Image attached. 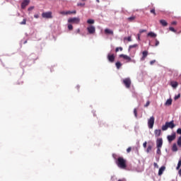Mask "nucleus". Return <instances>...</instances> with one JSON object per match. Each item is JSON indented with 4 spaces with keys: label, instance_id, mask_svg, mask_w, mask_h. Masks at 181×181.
I'll use <instances>...</instances> for the list:
<instances>
[{
    "label": "nucleus",
    "instance_id": "obj_21",
    "mask_svg": "<svg viewBox=\"0 0 181 181\" xmlns=\"http://www.w3.org/2000/svg\"><path fill=\"white\" fill-rule=\"evenodd\" d=\"M115 66H116L117 69L118 70H119V69H121V66H122V64H121V62H116Z\"/></svg>",
    "mask_w": 181,
    "mask_h": 181
},
{
    "label": "nucleus",
    "instance_id": "obj_20",
    "mask_svg": "<svg viewBox=\"0 0 181 181\" xmlns=\"http://www.w3.org/2000/svg\"><path fill=\"white\" fill-rule=\"evenodd\" d=\"M148 36H150V37H156L157 35L153 32H150L148 33Z\"/></svg>",
    "mask_w": 181,
    "mask_h": 181
},
{
    "label": "nucleus",
    "instance_id": "obj_24",
    "mask_svg": "<svg viewBox=\"0 0 181 181\" xmlns=\"http://www.w3.org/2000/svg\"><path fill=\"white\" fill-rule=\"evenodd\" d=\"M71 13L76 14V13H77V11H66V15H71Z\"/></svg>",
    "mask_w": 181,
    "mask_h": 181
},
{
    "label": "nucleus",
    "instance_id": "obj_18",
    "mask_svg": "<svg viewBox=\"0 0 181 181\" xmlns=\"http://www.w3.org/2000/svg\"><path fill=\"white\" fill-rule=\"evenodd\" d=\"M135 19H136V16H132L131 17L127 18V21H129V22H134Z\"/></svg>",
    "mask_w": 181,
    "mask_h": 181
},
{
    "label": "nucleus",
    "instance_id": "obj_15",
    "mask_svg": "<svg viewBox=\"0 0 181 181\" xmlns=\"http://www.w3.org/2000/svg\"><path fill=\"white\" fill-rule=\"evenodd\" d=\"M154 134H155L156 137L160 136V134H162V131L160 129H156L154 131Z\"/></svg>",
    "mask_w": 181,
    "mask_h": 181
},
{
    "label": "nucleus",
    "instance_id": "obj_12",
    "mask_svg": "<svg viewBox=\"0 0 181 181\" xmlns=\"http://www.w3.org/2000/svg\"><path fill=\"white\" fill-rule=\"evenodd\" d=\"M148 51H144L142 52V57L141 58V61L144 62V60H145V59H146V57H148Z\"/></svg>",
    "mask_w": 181,
    "mask_h": 181
},
{
    "label": "nucleus",
    "instance_id": "obj_63",
    "mask_svg": "<svg viewBox=\"0 0 181 181\" xmlns=\"http://www.w3.org/2000/svg\"><path fill=\"white\" fill-rule=\"evenodd\" d=\"M100 127H101V123L100 124Z\"/></svg>",
    "mask_w": 181,
    "mask_h": 181
},
{
    "label": "nucleus",
    "instance_id": "obj_49",
    "mask_svg": "<svg viewBox=\"0 0 181 181\" xmlns=\"http://www.w3.org/2000/svg\"><path fill=\"white\" fill-rule=\"evenodd\" d=\"M62 15H67V12L66 11H62L61 12Z\"/></svg>",
    "mask_w": 181,
    "mask_h": 181
},
{
    "label": "nucleus",
    "instance_id": "obj_23",
    "mask_svg": "<svg viewBox=\"0 0 181 181\" xmlns=\"http://www.w3.org/2000/svg\"><path fill=\"white\" fill-rule=\"evenodd\" d=\"M168 124L165 122V124L162 126V131H166L168 129Z\"/></svg>",
    "mask_w": 181,
    "mask_h": 181
},
{
    "label": "nucleus",
    "instance_id": "obj_61",
    "mask_svg": "<svg viewBox=\"0 0 181 181\" xmlns=\"http://www.w3.org/2000/svg\"><path fill=\"white\" fill-rule=\"evenodd\" d=\"M24 43H28V41H25V42Z\"/></svg>",
    "mask_w": 181,
    "mask_h": 181
},
{
    "label": "nucleus",
    "instance_id": "obj_57",
    "mask_svg": "<svg viewBox=\"0 0 181 181\" xmlns=\"http://www.w3.org/2000/svg\"><path fill=\"white\" fill-rule=\"evenodd\" d=\"M153 165H154V166H158V163H154Z\"/></svg>",
    "mask_w": 181,
    "mask_h": 181
},
{
    "label": "nucleus",
    "instance_id": "obj_7",
    "mask_svg": "<svg viewBox=\"0 0 181 181\" xmlns=\"http://www.w3.org/2000/svg\"><path fill=\"white\" fill-rule=\"evenodd\" d=\"M30 4V0H23L21 3V9H25Z\"/></svg>",
    "mask_w": 181,
    "mask_h": 181
},
{
    "label": "nucleus",
    "instance_id": "obj_52",
    "mask_svg": "<svg viewBox=\"0 0 181 181\" xmlns=\"http://www.w3.org/2000/svg\"><path fill=\"white\" fill-rule=\"evenodd\" d=\"M171 24H172V25H177V22H176V21H173V22L171 23Z\"/></svg>",
    "mask_w": 181,
    "mask_h": 181
},
{
    "label": "nucleus",
    "instance_id": "obj_22",
    "mask_svg": "<svg viewBox=\"0 0 181 181\" xmlns=\"http://www.w3.org/2000/svg\"><path fill=\"white\" fill-rule=\"evenodd\" d=\"M165 105H172V99H168L165 102Z\"/></svg>",
    "mask_w": 181,
    "mask_h": 181
},
{
    "label": "nucleus",
    "instance_id": "obj_37",
    "mask_svg": "<svg viewBox=\"0 0 181 181\" xmlns=\"http://www.w3.org/2000/svg\"><path fill=\"white\" fill-rule=\"evenodd\" d=\"M26 24V19L24 18L22 22L20 23V25H25Z\"/></svg>",
    "mask_w": 181,
    "mask_h": 181
},
{
    "label": "nucleus",
    "instance_id": "obj_16",
    "mask_svg": "<svg viewBox=\"0 0 181 181\" xmlns=\"http://www.w3.org/2000/svg\"><path fill=\"white\" fill-rule=\"evenodd\" d=\"M165 166L160 167V168L158 170V175L159 176H161V175L163 174V172L165 171Z\"/></svg>",
    "mask_w": 181,
    "mask_h": 181
},
{
    "label": "nucleus",
    "instance_id": "obj_9",
    "mask_svg": "<svg viewBox=\"0 0 181 181\" xmlns=\"http://www.w3.org/2000/svg\"><path fill=\"white\" fill-rule=\"evenodd\" d=\"M165 123L167 124V127L168 128H170L171 129H173V128H175V127H176V124H175L173 120H172L170 122H166Z\"/></svg>",
    "mask_w": 181,
    "mask_h": 181
},
{
    "label": "nucleus",
    "instance_id": "obj_44",
    "mask_svg": "<svg viewBox=\"0 0 181 181\" xmlns=\"http://www.w3.org/2000/svg\"><path fill=\"white\" fill-rule=\"evenodd\" d=\"M177 134H178V135H181V129L180 128L177 129Z\"/></svg>",
    "mask_w": 181,
    "mask_h": 181
},
{
    "label": "nucleus",
    "instance_id": "obj_19",
    "mask_svg": "<svg viewBox=\"0 0 181 181\" xmlns=\"http://www.w3.org/2000/svg\"><path fill=\"white\" fill-rule=\"evenodd\" d=\"M160 23L162 26H166L168 25V22L165 20H160Z\"/></svg>",
    "mask_w": 181,
    "mask_h": 181
},
{
    "label": "nucleus",
    "instance_id": "obj_34",
    "mask_svg": "<svg viewBox=\"0 0 181 181\" xmlns=\"http://www.w3.org/2000/svg\"><path fill=\"white\" fill-rule=\"evenodd\" d=\"M169 30H170L171 32H174V33H176V30H175L173 27H170Z\"/></svg>",
    "mask_w": 181,
    "mask_h": 181
},
{
    "label": "nucleus",
    "instance_id": "obj_40",
    "mask_svg": "<svg viewBox=\"0 0 181 181\" xmlns=\"http://www.w3.org/2000/svg\"><path fill=\"white\" fill-rule=\"evenodd\" d=\"M156 43H155V46H159V40H158V39H156Z\"/></svg>",
    "mask_w": 181,
    "mask_h": 181
},
{
    "label": "nucleus",
    "instance_id": "obj_53",
    "mask_svg": "<svg viewBox=\"0 0 181 181\" xmlns=\"http://www.w3.org/2000/svg\"><path fill=\"white\" fill-rule=\"evenodd\" d=\"M42 18H46V13H43L42 14Z\"/></svg>",
    "mask_w": 181,
    "mask_h": 181
},
{
    "label": "nucleus",
    "instance_id": "obj_62",
    "mask_svg": "<svg viewBox=\"0 0 181 181\" xmlns=\"http://www.w3.org/2000/svg\"><path fill=\"white\" fill-rule=\"evenodd\" d=\"M83 2L86 1V0H82Z\"/></svg>",
    "mask_w": 181,
    "mask_h": 181
},
{
    "label": "nucleus",
    "instance_id": "obj_33",
    "mask_svg": "<svg viewBox=\"0 0 181 181\" xmlns=\"http://www.w3.org/2000/svg\"><path fill=\"white\" fill-rule=\"evenodd\" d=\"M68 29H69V30H73V25L71 24H69Z\"/></svg>",
    "mask_w": 181,
    "mask_h": 181
},
{
    "label": "nucleus",
    "instance_id": "obj_55",
    "mask_svg": "<svg viewBox=\"0 0 181 181\" xmlns=\"http://www.w3.org/2000/svg\"><path fill=\"white\" fill-rule=\"evenodd\" d=\"M119 50H120V52H122V50H123L122 47H119Z\"/></svg>",
    "mask_w": 181,
    "mask_h": 181
},
{
    "label": "nucleus",
    "instance_id": "obj_10",
    "mask_svg": "<svg viewBox=\"0 0 181 181\" xmlns=\"http://www.w3.org/2000/svg\"><path fill=\"white\" fill-rule=\"evenodd\" d=\"M167 138L169 142H172V141H175V139H176V133H173L172 135L168 136Z\"/></svg>",
    "mask_w": 181,
    "mask_h": 181
},
{
    "label": "nucleus",
    "instance_id": "obj_3",
    "mask_svg": "<svg viewBox=\"0 0 181 181\" xmlns=\"http://www.w3.org/2000/svg\"><path fill=\"white\" fill-rule=\"evenodd\" d=\"M86 29L89 35L95 34V27L94 25H90L88 26Z\"/></svg>",
    "mask_w": 181,
    "mask_h": 181
},
{
    "label": "nucleus",
    "instance_id": "obj_26",
    "mask_svg": "<svg viewBox=\"0 0 181 181\" xmlns=\"http://www.w3.org/2000/svg\"><path fill=\"white\" fill-rule=\"evenodd\" d=\"M180 166H181V159H180L178 161L177 166L176 168L177 170H179V169H180Z\"/></svg>",
    "mask_w": 181,
    "mask_h": 181
},
{
    "label": "nucleus",
    "instance_id": "obj_4",
    "mask_svg": "<svg viewBox=\"0 0 181 181\" xmlns=\"http://www.w3.org/2000/svg\"><path fill=\"white\" fill-rule=\"evenodd\" d=\"M69 23H75L76 25H78L80 23V18H71L68 19Z\"/></svg>",
    "mask_w": 181,
    "mask_h": 181
},
{
    "label": "nucleus",
    "instance_id": "obj_43",
    "mask_svg": "<svg viewBox=\"0 0 181 181\" xmlns=\"http://www.w3.org/2000/svg\"><path fill=\"white\" fill-rule=\"evenodd\" d=\"M179 98H180V94H178L175 96V100H179Z\"/></svg>",
    "mask_w": 181,
    "mask_h": 181
},
{
    "label": "nucleus",
    "instance_id": "obj_32",
    "mask_svg": "<svg viewBox=\"0 0 181 181\" xmlns=\"http://www.w3.org/2000/svg\"><path fill=\"white\" fill-rule=\"evenodd\" d=\"M124 40H127V42H132V39L131 38V36L128 37H125Z\"/></svg>",
    "mask_w": 181,
    "mask_h": 181
},
{
    "label": "nucleus",
    "instance_id": "obj_13",
    "mask_svg": "<svg viewBox=\"0 0 181 181\" xmlns=\"http://www.w3.org/2000/svg\"><path fill=\"white\" fill-rule=\"evenodd\" d=\"M105 33L106 35H114V31H112V30H110L108 28H106V29H105Z\"/></svg>",
    "mask_w": 181,
    "mask_h": 181
},
{
    "label": "nucleus",
    "instance_id": "obj_54",
    "mask_svg": "<svg viewBox=\"0 0 181 181\" xmlns=\"http://www.w3.org/2000/svg\"><path fill=\"white\" fill-rule=\"evenodd\" d=\"M76 33H80V28H78V29L76 30Z\"/></svg>",
    "mask_w": 181,
    "mask_h": 181
},
{
    "label": "nucleus",
    "instance_id": "obj_27",
    "mask_svg": "<svg viewBox=\"0 0 181 181\" xmlns=\"http://www.w3.org/2000/svg\"><path fill=\"white\" fill-rule=\"evenodd\" d=\"M173 151L174 152H177V146H176V144H173Z\"/></svg>",
    "mask_w": 181,
    "mask_h": 181
},
{
    "label": "nucleus",
    "instance_id": "obj_60",
    "mask_svg": "<svg viewBox=\"0 0 181 181\" xmlns=\"http://www.w3.org/2000/svg\"><path fill=\"white\" fill-rule=\"evenodd\" d=\"M118 181H124V180H118Z\"/></svg>",
    "mask_w": 181,
    "mask_h": 181
},
{
    "label": "nucleus",
    "instance_id": "obj_41",
    "mask_svg": "<svg viewBox=\"0 0 181 181\" xmlns=\"http://www.w3.org/2000/svg\"><path fill=\"white\" fill-rule=\"evenodd\" d=\"M155 63H156V60H155V59L150 62V64H151V66L153 65V64H155Z\"/></svg>",
    "mask_w": 181,
    "mask_h": 181
},
{
    "label": "nucleus",
    "instance_id": "obj_2",
    "mask_svg": "<svg viewBox=\"0 0 181 181\" xmlns=\"http://www.w3.org/2000/svg\"><path fill=\"white\" fill-rule=\"evenodd\" d=\"M123 84H124L126 88H131V78H126L123 79Z\"/></svg>",
    "mask_w": 181,
    "mask_h": 181
},
{
    "label": "nucleus",
    "instance_id": "obj_14",
    "mask_svg": "<svg viewBox=\"0 0 181 181\" xmlns=\"http://www.w3.org/2000/svg\"><path fill=\"white\" fill-rule=\"evenodd\" d=\"M170 86L173 87V88H177V86H179V83L177 81H171Z\"/></svg>",
    "mask_w": 181,
    "mask_h": 181
},
{
    "label": "nucleus",
    "instance_id": "obj_48",
    "mask_svg": "<svg viewBox=\"0 0 181 181\" xmlns=\"http://www.w3.org/2000/svg\"><path fill=\"white\" fill-rule=\"evenodd\" d=\"M34 18H35L36 19H37L39 18V14H35L34 15Z\"/></svg>",
    "mask_w": 181,
    "mask_h": 181
},
{
    "label": "nucleus",
    "instance_id": "obj_31",
    "mask_svg": "<svg viewBox=\"0 0 181 181\" xmlns=\"http://www.w3.org/2000/svg\"><path fill=\"white\" fill-rule=\"evenodd\" d=\"M151 13H153L154 16H156V12L155 11V8H152L151 11H150Z\"/></svg>",
    "mask_w": 181,
    "mask_h": 181
},
{
    "label": "nucleus",
    "instance_id": "obj_46",
    "mask_svg": "<svg viewBox=\"0 0 181 181\" xmlns=\"http://www.w3.org/2000/svg\"><path fill=\"white\" fill-rule=\"evenodd\" d=\"M145 32H146V30H139V34L141 35V34H142V33H144Z\"/></svg>",
    "mask_w": 181,
    "mask_h": 181
},
{
    "label": "nucleus",
    "instance_id": "obj_8",
    "mask_svg": "<svg viewBox=\"0 0 181 181\" xmlns=\"http://www.w3.org/2000/svg\"><path fill=\"white\" fill-rule=\"evenodd\" d=\"M119 57H122V59H124V60H127V63H129V62H132V59H131L130 57H128V55L122 54L119 55Z\"/></svg>",
    "mask_w": 181,
    "mask_h": 181
},
{
    "label": "nucleus",
    "instance_id": "obj_36",
    "mask_svg": "<svg viewBox=\"0 0 181 181\" xmlns=\"http://www.w3.org/2000/svg\"><path fill=\"white\" fill-rule=\"evenodd\" d=\"M33 9H35V6H30V7H29L28 8V11H29V12H30L31 11H33Z\"/></svg>",
    "mask_w": 181,
    "mask_h": 181
},
{
    "label": "nucleus",
    "instance_id": "obj_59",
    "mask_svg": "<svg viewBox=\"0 0 181 181\" xmlns=\"http://www.w3.org/2000/svg\"><path fill=\"white\" fill-rule=\"evenodd\" d=\"M78 88H80V86H77V89L78 90Z\"/></svg>",
    "mask_w": 181,
    "mask_h": 181
},
{
    "label": "nucleus",
    "instance_id": "obj_17",
    "mask_svg": "<svg viewBox=\"0 0 181 181\" xmlns=\"http://www.w3.org/2000/svg\"><path fill=\"white\" fill-rule=\"evenodd\" d=\"M46 18L47 19H52V18H53V16H52L51 11H48L46 13Z\"/></svg>",
    "mask_w": 181,
    "mask_h": 181
},
{
    "label": "nucleus",
    "instance_id": "obj_28",
    "mask_svg": "<svg viewBox=\"0 0 181 181\" xmlns=\"http://www.w3.org/2000/svg\"><path fill=\"white\" fill-rule=\"evenodd\" d=\"M87 23H89V25H93L94 23V20L93 19H88L87 21Z\"/></svg>",
    "mask_w": 181,
    "mask_h": 181
},
{
    "label": "nucleus",
    "instance_id": "obj_1",
    "mask_svg": "<svg viewBox=\"0 0 181 181\" xmlns=\"http://www.w3.org/2000/svg\"><path fill=\"white\" fill-rule=\"evenodd\" d=\"M116 164L118 168L120 169H126L127 168V160L124 159L122 157H119L116 161Z\"/></svg>",
    "mask_w": 181,
    "mask_h": 181
},
{
    "label": "nucleus",
    "instance_id": "obj_50",
    "mask_svg": "<svg viewBox=\"0 0 181 181\" xmlns=\"http://www.w3.org/2000/svg\"><path fill=\"white\" fill-rule=\"evenodd\" d=\"M115 52L116 53H118V52H119V47H116Z\"/></svg>",
    "mask_w": 181,
    "mask_h": 181
},
{
    "label": "nucleus",
    "instance_id": "obj_51",
    "mask_svg": "<svg viewBox=\"0 0 181 181\" xmlns=\"http://www.w3.org/2000/svg\"><path fill=\"white\" fill-rule=\"evenodd\" d=\"M146 145H147V143H146V141H145V142L143 144L144 148H146Z\"/></svg>",
    "mask_w": 181,
    "mask_h": 181
},
{
    "label": "nucleus",
    "instance_id": "obj_25",
    "mask_svg": "<svg viewBox=\"0 0 181 181\" xmlns=\"http://www.w3.org/2000/svg\"><path fill=\"white\" fill-rule=\"evenodd\" d=\"M134 47H138L137 44H134L133 45H129V50H131V49H134Z\"/></svg>",
    "mask_w": 181,
    "mask_h": 181
},
{
    "label": "nucleus",
    "instance_id": "obj_5",
    "mask_svg": "<svg viewBox=\"0 0 181 181\" xmlns=\"http://www.w3.org/2000/svg\"><path fill=\"white\" fill-rule=\"evenodd\" d=\"M155 124V117H151L150 119L148 120V128H150V129H152V128H153V125Z\"/></svg>",
    "mask_w": 181,
    "mask_h": 181
},
{
    "label": "nucleus",
    "instance_id": "obj_39",
    "mask_svg": "<svg viewBox=\"0 0 181 181\" xmlns=\"http://www.w3.org/2000/svg\"><path fill=\"white\" fill-rule=\"evenodd\" d=\"M151 104V102L149 101V100H148L147 102H146V103L144 105V107H149V105Z\"/></svg>",
    "mask_w": 181,
    "mask_h": 181
},
{
    "label": "nucleus",
    "instance_id": "obj_11",
    "mask_svg": "<svg viewBox=\"0 0 181 181\" xmlns=\"http://www.w3.org/2000/svg\"><path fill=\"white\" fill-rule=\"evenodd\" d=\"M156 145L157 148H162V146L163 145V140L162 139V138L157 139Z\"/></svg>",
    "mask_w": 181,
    "mask_h": 181
},
{
    "label": "nucleus",
    "instance_id": "obj_38",
    "mask_svg": "<svg viewBox=\"0 0 181 181\" xmlns=\"http://www.w3.org/2000/svg\"><path fill=\"white\" fill-rule=\"evenodd\" d=\"M158 155H160V153H162V152L160 151V148H157V151H156Z\"/></svg>",
    "mask_w": 181,
    "mask_h": 181
},
{
    "label": "nucleus",
    "instance_id": "obj_29",
    "mask_svg": "<svg viewBox=\"0 0 181 181\" xmlns=\"http://www.w3.org/2000/svg\"><path fill=\"white\" fill-rule=\"evenodd\" d=\"M134 117L136 118H138V111L136 110V109L134 110Z\"/></svg>",
    "mask_w": 181,
    "mask_h": 181
},
{
    "label": "nucleus",
    "instance_id": "obj_56",
    "mask_svg": "<svg viewBox=\"0 0 181 181\" xmlns=\"http://www.w3.org/2000/svg\"><path fill=\"white\" fill-rule=\"evenodd\" d=\"M178 173H179L180 176H181V169L179 170Z\"/></svg>",
    "mask_w": 181,
    "mask_h": 181
},
{
    "label": "nucleus",
    "instance_id": "obj_45",
    "mask_svg": "<svg viewBox=\"0 0 181 181\" xmlns=\"http://www.w3.org/2000/svg\"><path fill=\"white\" fill-rule=\"evenodd\" d=\"M131 151H132V147H129V148L127 149V153H129V152H131Z\"/></svg>",
    "mask_w": 181,
    "mask_h": 181
},
{
    "label": "nucleus",
    "instance_id": "obj_58",
    "mask_svg": "<svg viewBox=\"0 0 181 181\" xmlns=\"http://www.w3.org/2000/svg\"><path fill=\"white\" fill-rule=\"evenodd\" d=\"M96 1L98 2V4H100V0H96Z\"/></svg>",
    "mask_w": 181,
    "mask_h": 181
},
{
    "label": "nucleus",
    "instance_id": "obj_35",
    "mask_svg": "<svg viewBox=\"0 0 181 181\" xmlns=\"http://www.w3.org/2000/svg\"><path fill=\"white\" fill-rule=\"evenodd\" d=\"M151 151H152V146H148L147 148L146 151L147 152H151Z\"/></svg>",
    "mask_w": 181,
    "mask_h": 181
},
{
    "label": "nucleus",
    "instance_id": "obj_6",
    "mask_svg": "<svg viewBox=\"0 0 181 181\" xmlns=\"http://www.w3.org/2000/svg\"><path fill=\"white\" fill-rule=\"evenodd\" d=\"M107 60L110 62V63H114L115 61V55H114V54H108Z\"/></svg>",
    "mask_w": 181,
    "mask_h": 181
},
{
    "label": "nucleus",
    "instance_id": "obj_30",
    "mask_svg": "<svg viewBox=\"0 0 181 181\" xmlns=\"http://www.w3.org/2000/svg\"><path fill=\"white\" fill-rule=\"evenodd\" d=\"M177 144L178 146H181V136L178 138Z\"/></svg>",
    "mask_w": 181,
    "mask_h": 181
},
{
    "label": "nucleus",
    "instance_id": "obj_47",
    "mask_svg": "<svg viewBox=\"0 0 181 181\" xmlns=\"http://www.w3.org/2000/svg\"><path fill=\"white\" fill-rule=\"evenodd\" d=\"M137 37H138V40H141V34L140 33L137 34Z\"/></svg>",
    "mask_w": 181,
    "mask_h": 181
},
{
    "label": "nucleus",
    "instance_id": "obj_42",
    "mask_svg": "<svg viewBox=\"0 0 181 181\" xmlns=\"http://www.w3.org/2000/svg\"><path fill=\"white\" fill-rule=\"evenodd\" d=\"M84 5H86V4H83V3H78L77 4V6H84Z\"/></svg>",
    "mask_w": 181,
    "mask_h": 181
}]
</instances>
